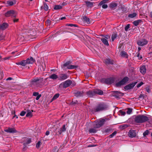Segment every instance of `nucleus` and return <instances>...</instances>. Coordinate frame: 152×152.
<instances>
[{
	"instance_id": "8",
	"label": "nucleus",
	"mask_w": 152,
	"mask_h": 152,
	"mask_svg": "<svg viewBox=\"0 0 152 152\" xmlns=\"http://www.w3.org/2000/svg\"><path fill=\"white\" fill-rule=\"evenodd\" d=\"M17 65H20L24 67V68H29V67L28 66V64L27 60H24L21 61L20 62L16 63Z\"/></svg>"
},
{
	"instance_id": "35",
	"label": "nucleus",
	"mask_w": 152,
	"mask_h": 152,
	"mask_svg": "<svg viewBox=\"0 0 152 152\" xmlns=\"http://www.w3.org/2000/svg\"><path fill=\"white\" fill-rule=\"evenodd\" d=\"M129 126V125L128 124H123L120 125L119 126V128L121 129H124Z\"/></svg>"
},
{
	"instance_id": "6",
	"label": "nucleus",
	"mask_w": 152,
	"mask_h": 152,
	"mask_svg": "<svg viewBox=\"0 0 152 152\" xmlns=\"http://www.w3.org/2000/svg\"><path fill=\"white\" fill-rule=\"evenodd\" d=\"M71 62L70 61H68L65 63L63 64L62 66V68H64L65 67H67L68 69H75L77 67V66L75 65H70Z\"/></svg>"
},
{
	"instance_id": "63",
	"label": "nucleus",
	"mask_w": 152,
	"mask_h": 152,
	"mask_svg": "<svg viewBox=\"0 0 152 152\" xmlns=\"http://www.w3.org/2000/svg\"><path fill=\"white\" fill-rule=\"evenodd\" d=\"M49 134H50L49 132L48 131H47L46 132L45 134L46 135H48Z\"/></svg>"
},
{
	"instance_id": "48",
	"label": "nucleus",
	"mask_w": 152,
	"mask_h": 152,
	"mask_svg": "<svg viewBox=\"0 0 152 152\" xmlns=\"http://www.w3.org/2000/svg\"><path fill=\"white\" fill-rule=\"evenodd\" d=\"M149 133V131L148 130H146L143 133V135L144 137H145L146 135L148 134Z\"/></svg>"
},
{
	"instance_id": "3",
	"label": "nucleus",
	"mask_w": 152,
	"mask_h": 152,
	"mask_svg": "<svg viewBox=\"0 0 152 152\" xmlns=\"http://www.w3.org/2000/svg\"><path fill=\"white\" fill-rule=\"evenodd\" d=\"M72 83V81L70 80H67L61 83L59 85L58 88L59 90H62L69 87Z\"/></svg>"
},
{
	"instance_id": "57",
	"label": "nucleus",
	"mask_w": 152,
	"mask_h": 152,
	"mask_svg": "<svg viewBox=\"0 0 152 152\" xmlns=\"http://www.w3.org/2000/svg\"><path fill=\"white\" fill-rule=\"evenodd\" d=\"M39 95V93L37 92H34L33 94V95L34 96H37Z\"/></svg>"
},
{
	"instance_id": "22",
	"label": "nucleus",
	"mask_w": 152,
	"mask_h": 152,
	"mask_svg": "<svg viewBox=\"0 0 152 152\" xmlns=\"http://www.w3.org/2000/svg\"><path fill=\"white\" fill-rule=\"evenodd\" d=\"M101 40L102 43L105 45L107 46L109 45V44L107 39L105 38H102L101 39Z\"/></svg>"
},
{
	"instance_id": "2",
	"label": "nucleus",
	"mask_w": 152,
	"mask_h": 152,
	"mask_svg": "<svg viewBox=\"0 0 152 152\" xmlns=\"http://www.w3.org/2000/svg\"><path fill=\"white\" fill-rule=\"evenodd\" d=\"M148 117L142 115H138L134 118V121L138 123H144L148 120Z\"/></svg>"
},
{
	"instance_id": "33",
	"label": "nucleus",
	"mask_w": 152,
	"mask_h": 152,
	"mask_svg": "<svg viewBox=\"0 0 152 152\" xmlns=\"http://www.w3.org/2000/svg\"><path fill=\"white\" fill-rule=\"evenodd\" d=\"M142 21L141 20H135L133 22V24L135 26H137L139 23H141Z\"/></svg>"
},
{
	"instance_id": "38",
	"label": "nucleus",
	"mask_w": 152,
	"mask_h": 152,
	"mask_svg": "<svg viewBox=\"0 0 152 152\" xmlns=\"http://www.w3.org/2000/svg\"><path fill=\"white\" fill-rule=\"evenodd\" d=\"M109 0H103L101 1L99 3V5H102L103 4H105L108 2Z\"/></svg>"
},
{
	"instance_id": "5",
	"label": "nucleus",
	"mask_w": 152,
	"mask_h": 152,
	"mask_svg": "<svg viewBox=\"0 0 152 152\" xmlns=\"http://www.w3.org/2000/svg\"><path fill=\"white\" fill-rule=\"evenodd\" d=\"M129 78L128 77H125L121 81L117 83L116 84V86L117 87H119L122 85H125L129 81Z\"/></svg>"
},
{
	"instance_id": "47",
	"label": "nucleus",
	"mask_w": 152,
	"mask_h": 152,
	"mask_svg": "<svg viewBox=\"0 0 152 152\" xmlns=\"http://www.w3.org/2000/svg\"><path fill=\"white\" fill-rule=\"evenodd\" d=\"M117 133V132L116 131H114L113 132L112 134L110 135V137L111 138L112 137L114 136H115Z\"/></svg>"
},
{
	"instance_id": "11",
	"label": "nucleus",
	"mask_w": 152,
	"mask_h": 152,
	"mask_svg": "<svg viewBox=\"0 0 152 152\" xmlns=\"http://www.w3.org/2000/svg\"><path fill=\"white\" fill-rule=\"evenodd\" d=\"M137 82L129 84L124 87V88L126 90L131 89L133 88L137 83Z\"/></svg>"
},
{
	"instance_id": "13",
	"label": "nucleus",
	"mask_w": 152,
	"mask_h": 152,
	"mask_svg": "<svg viewBox=\"0 0 152 152\" xmlns=\"http://www.w3.org/2000/svg\"><path fill=\"white\" fill-rule=\"evenodd\" d=\"M65 3L64 2H63L60 5H54L53 9L54 10H58L61 9L63 7L65 6Z\"/></svg>"
},
{
	"instance_id": "56",
	"label": "nucleus",
	"mask_w": 152,
	"mask_h": 152,
	"mask_svg": "<svg viewBox=\"0 0 152 152\" xmlns=\"http://www.w3.org/2000/svg\"><path fill=\"white\" fill-rule=\"evenodd\" d=\"M137 56L138 57L139 59H141L142 58V57L140 55V53H137Z\"/></svg>"
},
{
	"instance_id": "58",
	"label": "nucleus",
	"mask_w": 152,
	"mask_h": 152,
	"mask_svg": "<svg viewBox=\"0 0 152 152\" xmlns=\"http://www.w3.org/2000/svg\"><path fill=\"white\" fill-rule=\"evenodd\" d=\"M143 84V83L142 82H141L139 84L137 85V87L139 88Z\"/></svg>"
},
{
	"instance_id": "4",
	"label": "nucleus",
	"mask_w": 152,
	"mask_h": 152,
	"mask_svg": "<svg viewBox=\"0 0 152 152\" xmlns=\"http://www.w3.org/2000/svg\"><path fill=\"white\" fill-rule=\"evenodd\" d=\"M103 94V91L101 90L98 89H94L92 91H89L87 92V94L89 97H92L96 94L102 95Z\"/></svg>"
},
{
	"instance_id": "27",
	"label": "nucleus",
	"mask_w": 152,
	"mask_h": 152,
	"mask_svg": "<svg viewBox=\"0 0 152 152\" xmlns=\"http://www.w3.org/2000/svg\"><path fill=\"white\" fill-rule=\"evenodd\" d=\"M83 93V91H78L75 93V95L76 97H78L82 96Z\"/></svg>"
},
{
	"instance_id": "21",
	"label": "nucleus",
	"mask_w": 152,
	"mask_h": 152,
	"mask_svg": "<svg viewBox=\"0 0 152 152\" xmlns=\"http://www.w3.org/2000/svg\"><path fill=\"white\" fill-rule=\"evenodd\" d=\"M140 72L142 74H144L146 72V69L145 66H143L141 67L140 69Z\"/></svg>"
},
{
	"instance_id": "32",
	"label": "nucleus",
	"mask_w": 152,
	"mask_h": 152,
	"mask_svg": "<svg viewBox=\"0 0 152 152\" xmlns=\"http://www.w3.org/2000/svg\"><path fill=\"white\" fill-rule=\"evenodd\" d=\"M86 3L88 7H92L93 6L94 3L90 1H86Z\"/></svg>"
},
{
	"instance_id": "52",
	"label": "nucleus",
	"mask_w": 152,
	"mask_h": 152,
	"mask_svg": "<svg viewBox=\"0 0 152 152\" xmlns=\"http://www.w3.org/2000/svg\"><path fill=\"white\" fill-rule=\"evenodd\" d=\"M102 7L103 9H106L108 7L107 5L106 4H102Z\"/></svg>"
},
{
	"instance_id": "43",
	"label": "nucleus",
	"mask_w": 152,
	"mask_h": 152,
	"mask_svg": "<svg viewBox=\"0 0 152 152\" xmlns=\"http://www.w3.org/2000/svg\"><path fill=\"white\" fill-rule=\"evenodd\" d=\"M137 15V14L135 13H134L132 14H129L128 16L131 18H133L135 17Z\"/></svg>"
},
{
	"instance_id": "40",
	"label": "nucleus",
	"mask_w": 152,
	"mask_h": 152,
	"mask_svg": "<svg viewBox=\"0 0 152 152\" xmlns=\"http://www.w3.org/2000/svg\"><path fill=\"white\" fill-rule=\"evenodd\" d=\"M60 94H55L52 99V101L54 100L57 99L59 96Z\"/></svg>"
},
{
	"instance_id": "26",
	"label": "nucleus",
	"mask_w": 152,
	"mask_h": 152,
	"mask_svg": "<svg viewBox=\"0 0 152 152\" xmlns=\"http://www.w3.org/2000/svg\"><path fill=\"white\" fill-rule=\"evenodd\" d=\"M104 62L107 64H113L112 61L109 58H106V59H104Z\"/></svg>"
},
{
	"instance_id": "37",
	"label": "nucleus",
	"mask_w": 152,
	"mask_h": 152,
	"mask_svg": "<svg viewBox=\"0 0 152 152\" xmlns=\"http://www.w3.org/2000/svg\"><path fill=\"white\" fill-rule=\"evenodd\" d=\"M65 125H64L63 126L62 128L61 129L60 131H59V134H61L62 132H64L66 131Z\"/></svg>"
},
{
	"instance_id": "39",
	"label": "nucleus",
	"mask_w": 152,
	"mask_h": 152,
	"mask_svg": "<svg viewBox=\"0 0 152 152\" xmlns=\"http://www.w3.org/2000/svg\"><path fill=\"white\" fill-rule=\"evenodd\" d=\"M109 0H103L101 1L99 3V5H102L103 4H105L108 2Z\"/></svg>"
},
{
	"instance_id": "9",
	"label": "nucleus",
	"mask_w": 152,
	"mask_h": 152,
	"mask_svg": "<svg viewBox=\"0 0 152 152\" xmlns=\"http://www.w3.org/2000/svg\"><path fill=\"white\" fill-rule=\"evenodd\" d=\"M148 42L145 39H143L141 40H139L137 42V44L139 46H143L147 44Z\"/></svg>"
},
{
	"instance_id": "28",
	"label": "nucleus",
	"mask_w": 152,
	"mask_h": 152,
	"mask_svg": "<svg viewBox=\"0 0 152 152\" xmlns=\"http://www.w3.org/2000/svg\"><path fill=\"white\" fill-rule=\"evenodd\" d=\"M43 80V78L41 77H39V78L38 77H36L35 78H33L31 80V82L34 83H36L39 80L42 81Z\"/></svg>"
},
{
	"instance_id": "64",
	"label": "nucleus",
	"mask_w": 152,
	"mask_h": 152,
	"mask_svg": "<svg viewBox=\"0 0 152 152\" xmlns=\"http://www.w3.org/2000/svg\"><path fill=\"white\" fill-rule=\"evenodd\" d=\"M150 17L152 18V12H151L150 13Z\"/></svg>"
},
{
	"instance_id": "16",
	"label": "nucleus",
	"mask_w": 152,
	"mask_h": 152,
	"mask_svg": "<svg viewBox=\"0 0 152 152\" xmlns=\"http://www.w3.org/2000/svg\"><path fill=\"white\" fill-rule=\"evenodd\" d=\"M117 5L118 4L116 2H112L110 4L109 7L111 9H115Z\"/></svg>"
},
{
	"instance_id": "12",
	"label": "nucleus",
	"mask_w": 152,
	"mask_h": 152,
	"mask_svg": "<svg viewBox=\"0 0 152 152\" xmlns=\"http://www.w3.org/2000/svg\"><path fill=\"white\" fill-rule=\"evenodd\" d=\"M4 131L10 133H15L17 132L14 128H10L9 127L7 129H5Z\"/></svg>"
},
{
	"instance_id": "55",
	"label": "nucleus",
	"mask_w": 152,
	"mask_h": 152,
	"mask_svg": "<svg viewBox=\"0 0 152 152\" xmlns=\"http://www.w3.org/2000/svg\"><path fill=\"white\" fill-rule=\"evenodd\" d=\"M26 113V112L24 111H22L20 113V115L21 116H23L25 115Z\"/></svg>"
},
{
	"instance_id": "25",
	"label": "nucleus",
	"mask_w": 152,
	"mask_h": 152,
	"mask_svg": "<svg viewBox=\"0 0 152 152\" xmlns=\"http://www.w3.org/2000/svg\"><path fill=\"white\" fill-rule=\"evenodd\" d=\"M49 78L53 80H55L58 78V77L55 74H53L49 76Z\"/></svg>"
},
{
	"instance_id": "31",
	"label": "nucleus",
	"mask_w": 152,
	"mask_h": 152,
	"mask_svg": "<svg viewBox=\"0 0 152 152\" xmlns=\"http://www.w3.org/2000/svg\"><path fill=\"white\" fill-rule=\"evenodd\" d=\"M114 92L115 95L117 96H121L124 95V93L118 91H115Z\"/></svg>"
},
{
	"instance_id": "54",
	"label": "nucleus",
	"mask_w": 152,
	"mask_h": 152,
	"mask_svg": "<svg viewBox=\"0 0 152 152\" xmlns=\"http://www.w3.org/2000/svg\"><path fill=\"white\" fill-rule=\"evenodd\" d=\"M103 38H105L107 39V40L110 39V36L108 35H106L104 36Z\"/></svg>"
},
{
	"instance_id": "61",
	"label": "nucleus",
	"mask_w": 152,
	"mask_h": 152,
	"mask_svg": "<svg viewBox=\"0 0 152 152\" xmlns=\"http://www.w3.org/2000/svg\"><path fill=\"white\" fill-rule=\"evenodd\" d=\"M146 91L148 92H150V90L149 88H146Z\"/></svg>"
},
{
	"instance_id": "20",
	"label": "nucleus",
	"mask_w": 152,
	"mask_h": 152,
	"mask_svg": "<svg viewBox=\"0 0 152 152\" xmlns=\"http://www.w3.org/2000/svg\"><path fill=\"white\" fill-rule=\"evenodd\" d=\"M120 55L122 57H124L126 58H127L128 56L127 53L124 51H121L120 53Z\"/></svg>"
},
{
	"instance_id": "44",
	"label": "nucleus",
	"mask_w": 152,
	"mask_h": 152,
	"mask_svg": "<svg viewBox=\"0 0 152 152\" xmlns=\"http://www.w3.org/2000/svg\"><path fill=\"white\" fill-rule=\"evenodd\" d=\"M132 112V109L130 108H128L126 113L128 114H130Z\"/></svg>"
},
{
	"instance_id": "23",
	"label": "nucleus",
	"mask_w": 152,
	"mask_h": 152,
	"mask_svg": "<svg viewBox=\"0 0 152 152\" xmlns=\"http://www.w3.org/2000/svg\"><path fill=\"white\" fill-rule=\"evenodd\" d=\"M33 112V110H27V113L26 114V116L27 117H28L29 118H31L33 116V114H32V112Z\"/></svg>"
},
{
	"instance_id": "49",
	"label": "nucleus",
	"mask_w": 152,
	"mask_h": 152,
	"mask_svg": "<svg viewBox=\"0 0 152 152\" xmlns=\"http://www.w3.org/2000/svg\"><path fill=\"white\" fill-rule=\"evenodd\" d=\"M130 28V24H128L127 26H126L125 28V30L126 31H127L128 29Z\"/></svg>"
},
{
	"instance_id": "62",
	"label": "nucleus",
	"mask_w": 152,
	"mask_h": 152,
	"mask_svg": "<svg viewBox=\"0 0 152 152\" xmlns=\"http://www.w3.org/2000/svg\"><path fill=\"white\" fill-rule=\"evenodd\" d=\"M18 19H15L13 20L14 22H17L18 21Z\"/></svg>"
},
{
	"instance_id": "51",
	"label": "nucleus",
	"mask_w": 152,
	"mask_h": 152,
	"mask_svg": "<svg viewBox=\"0 0 152 152\" xmlns=\"http://www.w3.org/2000/svg\"><path fill=\"white\" fill-rule=\"evenodd\" d=\"M111 131V130L110 129L107 128L105 130V132L106 133H109Z\"/></svg>"
},
{
	"instance_id": "34",
	"label": "nucleus",
	"mask_w": 152,
	"mask_h": 152,
	"mask_svg": "<svg viewBox=\"0 0 152 152\" xmlns=\"http://www.w3.org/2000/svg\"><path fill=\"white\" fill-rule=\"evenodd\" d=\"M93 127L96 129H98L101 126L96 121H95L93 125Z\"/></svg>"
},
{
	"instance_id": "42",
	"label": "nucleus",
	"mask_w": 152,
	"mask_h": 152,
	"mask_svg": "<svg viewBox=\"0 0 152 152\" xmlns=\"http://www.w3.org/2000/svg\"><path fill=\"white\" fill-rule=\"evenodd\" d=\"M43 7V9L45 11H47L48 9V6L45 3H44V6Z\"/></svg>"
},
{
	"instance_id": "60",
	"label": "nucleus",
	"mask_w": 152,
	"mask_h": 152,
	"mask_svg": "<svg viewBox=\"0 0 152 152\" xmlns=\"http://www.w3.org/2000/svg\"><path fill=\"white\" fill-rule=\"evenodd\" d=\"M66 26H70L71 27H72V26H74V25L73 24H66Z\"/></svg>"
},
{
	"instance_id": "17",
	"label": "nucleus",
	"mask_w": 152,
	"mask_h": 152,
	"mask_svg": "<svg viewBox=\"0 0 152 152\" xmlns=\"http://www.w3.org/2000/svg\"><path fill=\"white\" fill-rule=\"evenodd\" d=\"M23 140V145H25L26 144L30 143L31 142V140L30 139H28L26 137L24 138Z\"/></svg>"
},
{
	"instance_id": "59",
	"label": "nucleus",
	"mask_w": 152,
	"mask_h": 152,
	"mask_svg": "<svg viewBox=\"0 0 152 152\" xmlns=\"http://www.w3.org/2000/svg\"><path fill=\"white\" fill-rule=\"evenodd\" d=\"M41 94H39V95H38V96H37L36 98V99L37 100H39V99L41 97Z\"/></svg>"
},
{
	"instance_id": "19",
	"label": "nucleus",
	"mask_w": 152,
	"mask_h": 152,
	"mask_svg": "<svg viewBox=\"0 0 152 152\" xmlns=\"http://www.w3.org/2000/svg\"><path fill=\"white\" fill-rule=\"evenodd\" d=\"M26 60L28 64H33L35 61V60L32 57L28 58Z\"/></svg>"
},
{
	"instance_id": "18",
	"label": "nucleus",
	"mask_w": 152,
	"mask_h": 152,
	"mask_svg": "<svg viewBox=\"0 0 152 152\" xmlns=\"http://www.w3.org/2000/svg\"><path fill=\"white\" fill-rule=\"evenodd\" d=\"M113 80L111 78H107L104 80L105 83L107 84H110L113 82Z\"/></svg>"
},
{
	"instance_id": "7",
	"label": "nucleus",
	"mask_w": 152,
	"mask_h": 152,
	"mask_svg": "<svg viewBox=\"0 0 152 152\" xmlns=\"http://www.w3.org/2000/svg\"><path fill=\"white\" fill-rule=\"evenodd\" d=\"M16 15V12L13 10L8 11L5 14V16L7 17L12 16L15 17Z\"/></svg>"
},
{
	"instance_id": "45",
	"label": "nucleus",
	"mask_w": 152,
	"mask_h": 152,
	"mask_svg": "<svg viewBox=\"0 0 152 152\" xmlns=\"http://www.w3.org/2000/svg\"><path fill=\"white\" fill-rule=\"evenodd\" d=\"M11 57V56H9V57H6L3 58H1V61H3L6 60H9L10 58Z\"/></svg>"
},
{
	"instance_id": "10",
	"label": "nucleus",
	"mask_w": 152,
	"mask_h": 152,
	"mask_svg": "<svg viewBox=\"0 0 152 152\" xmlns=\"http://www.w3.org/2000/svg\"><path fill=\"white\" fill-rule=\"evenodd\" d=\"M128 135L129 137L131 138L135 137L136 136L135 131L133 130H130L128 132Z\"/></svg>"
},
{
	"instance_id": "46",
	"label": "nucleus",
	"mask_w": 152,
	"mask_h": 152,
	"mask_svg": "<svg viewBox=\"0 0 152 152\" xmlns=\"http://www.w3.org/2000/svg\"><path fill=\"white\" fill-rule=\"evenodd\" d=\"M47 26H50L51 24V21L49 20H47L45 22Z\"/></svg>"
},
{
	"instance_id": "41",
	"label": "nucleus",
	"mask_w": 152,
	"mask_h": 152,
	"mask_svg": "<svg viewBox=\"0 0 152 152\" xmlns=\"http://www.w3.org/2000/svg\"><path fill=\"white\" fill-rule=\"evenodd\" d=\"M117 37V34H113L111 36V39L112 41H113Z\"/></svg>"
},
{
	"instance_id": "53",
	"label": "nucleus",
	"mask_w": 152,
	"mask_h": 152,
	"mask_svg": "<svg viewBox=\"0 0 152 152\" xmlns=\"http://www.w3.org/2000/svg\"><path fill=\"white\" fill-rule=\"evenodd\" d=\"M40 143L41 142L40 141L38 142L36 146L37 148H38L40 147Z\"/></svg>"
},
{
	"instance_id": "14",
	"label": "nucleus",
	"mask_w": 152,
	"mask_h": 152,
	"mask_svg": "<svg viewBox=\"0 0 152 152\" xmlns=\"http://www.w3.org/2000/svg\"><path fill=\"white\" fill-rule=\"evenodd\" d=\"M68 78L67 74H61L58 76L59 80H63L66 79Z\"/></svg>"
},
{
	"instance_id": "24",
	"label": "nucleus",
	"mask_w": 152,
	"mask_h": 152,
	"mask_svg": "<svg viewBox=\"0 0 152 152\" xmlns=\"http://www.w3.org/2000/svg\"><path fill=\"white\" fill-rule=\"evenodd\" d=\"M8 26V24L6 23H4L0 26V28L1 29L4 30Z\"/></svg>"
},
{
	"instance_id": "29",
	"label": "nucleus",
	"mask_w": 152,
	"mask_h": 152,
	"mask_svg": "<svg viewBox=\"0 0 152 152\" xmlns=\"http://www.w3.org/2000/svg\"><path fill=\"white\" fill-rule=\"evenodd\" d=\"M16 3V1L15 0L14 1V2L13 1H7V6H12L14 4H15Z\"/></svg>"
},
{
	"instance_id": "1",
	"label": "nucleus",
	"mask_w": 152,
	"mask_h": 152,
	"mask_svg": "<svg viewBox=\"0 0 152 152\" xmlns=\"http://www.w3.org/2000/svg\"><path fill=\"white\" fill-rule=\"evenodd\" d=\"M107 108V105L104 103H100L97 104L96 106L92 109L93 113L99 112L105 110Z\"/></svg>"
},
{
	"instance_id": "15",
	"label": "nucleus",
	"mask_w": 152,
	"mask_h": 152,
	"mask_svg": "<svg viewBox=\"0 0 152 152\" xmlns=\"http://www.w3.org/2000/svg\"><path fill=\"white\" fill-rule=\"evenodd\" d=\"M106 121L105 119L103 118H101L96 121L98 124H99L101 126H102L104 124Z\"/></svg>"
},
{
	"instance_id": "36",
	"label": "nucleus",
	"mask_w": 152,
	"mask_h": 152,
	"mask_svg": "<svg viewBox=\"0 0 152 152\" xmlns=\"http://www.w3.org/2000/svg\"><path fill=\"white\" fill-rule=\"evenodd\" d=\"M96 128H91L89 129V132L90 133H95L97 131Z\"/></svg>"
},
{
	"instance_id": "30",
	"label": "nucleus",
	"mask_w": 152,
	"mask_h": 152,
	"mask_svg": "<svg viewBox=\"0 0 152 152\" xmlns=\"http://www.w3.org/2000/svg\"><path fill=\"white\" fill-rule=\"evenodd\" d=\"M83 19L84 21L87 24H89L91 23L90 19L88 18L85 16L83 17Z\"/></svg>"
},
{
	"instance_id": "50",
	"label": "nucleus",
	"mask_w": 152,
	"mask_h": 152,
	"mask_svg": "<svg viewBox=\"0 0 152 152\" xmlns=\"http://www.w3.org/2000/svg\"><path fill=\"white\" fill-rule=\"evenodd\" d=\"M119 113L121 115H124L126 114L125 112L122 110H120L119 111Z\"/></svg>"
}]
</instances>
